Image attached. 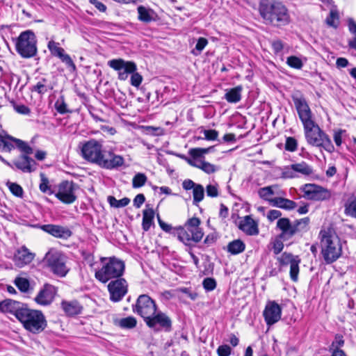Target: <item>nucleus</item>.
<instances>
[{
    "label": "nucleus",
    "instance_id": "nucleus-1",
    "mask_svg": "<svg viewBox=\"0 0 356 356\" xmlns=\"http://www.w3.org/2000/svg\"><path fill=\"white\" fill-rule=\"evenodd\" d=\"M293 101L298 117L302 123L307 142L315 147H323L332 152L334 147L331 139L316 123L314 116L306 99L302 97H293Z\"/></svg>",
    "mask_w": 356,
    "mask_h": 356
},
{
    "label": "nucleus",
    "instance_id": "nucleus-2",
    "mask_svg": "<svg viewBox=\"0 0 356 356\" xmlns=\"http://www.w3.org/2000/svg\"><path fill=\"white\" fill-rule=\"evenodd\" d=\"M259 12L266 24L282 26L290 22L288 9L277 0H261Z\"/></svg>",
    "mask_w": 356,
    "mask_h": 356
},
{
    "label": "nucleus",
    "instance_id": "nucleus-3",
    "mask_svg": "<svg viewBox=\"0 0 356 356\" xmlns=\"http://www.w3.org/2000/svg\"><path fill=\"white\" fill-rule=\"evenodd\" d=\"M318 237L325 261L332 264L337 260L342 254V244L335 231L331 227L323 228L320 231Z\"/></svg>",
    "mask_w": 356,
    "mask_h": 356
},
{
    "label": "nucleus",
    "instance_id": "nucleus-4",
    "mask_svg": "<svg viewBox=\"0 0 356 356\" xmlns=\"http://www.w3.org/2000/svg\"><path fill=\"white\" fill-rule=\"evenodd\" d=\"M15 316L24 327L33 334L40 333L47 327L46 318L39 310L21 308L16 311Z\"/></svg>",
    "mask_w": 356,
    "mask_h": 356
},
{
    "label": "nucleus",
    "instance_id": "nucleus-5",
    "mask_svg": "<svg viewBox=\"0 0 356 356\" xmlns=\"http://www.w3.org/2000/svg\"><path fill=\"white\" fill-rule=\"evenodd\" d=\"M200 220L198 218L193 217L189 218L184 227H178L173 229V234L177 236L178 239L185 245H190L191 242H200L204 232L200 225Z\"/></svg>",
    "mask_w": 356,
    "mask_h": 356
},
{
    "label": "nucleus",
    "instance_id": "nucleus-6",
    "mask_svg": "<svg viewBox=\"0 0 356 356\" xmlns=\"http://www.w3.org/2000/svg\"><path fill=\"white\" fill-rule=\"evenodd\" d=\"M102 266L96 270L95 278L102 283H106L111 279L118 278L122 275L124 270L123 261L115 257H102Z\"/></svg>",
    "mask_w": 356,
    "mask_h": 356
},
{
    "label": "nucleus",
    "instance_id": "nucleus-7",
    "mask_svg": "<svg viewBox=\"0 0 356 356\" xmlns=\"http://www.w3.org/2000/svg\"><path fill=\"white\" fill-rule=\"evenodd\" d=\"M309 218H305L291 222L287 218H281L277 222V228L280 231V238L289 240L295 234L307 229L309 225Z\"/></svg>",
    "mask_w": 356,
    "mask_h": 356
},
{
    "label": "nucleus",
    "instance_id": "nucleus-8",
    "mask_svg": "<svg viewBox=\"0 0 356 356\" xmlns=\"http://www.w3.org/2000/svg\"><path fill=\"white\" fill-rule=\"evenodd\" d=\"M44 259L51 270L60 277H64L69 271L67 266V257L61 252L50 250L45 255Z\"/></svg>",
    "mask_w": 356,
    "mask_h": 356
},
{
    "label": "nucleus",
    "instance_id": "nucleus-9",
    "mask_svg": "<svg viewBox=\"0 0 356 356\" xmlns=\"http://www.w3.org/2000/svg\"><path fill=\"white\" fill-rule=\"evenodd\" d=\"M79 147L81 149L82 157L88 162L99 165L104 155L102 144L95 139L80 143Z\"/></svg>",
    "mask_w": 356,
    "mask_h": 356
},
{
    "label": "nucleus",
    "instance_id": "nucleus-10",
    "mask_svg": "<svg viewBox=\"0 0 356 356\" xmlns=\"http://www.w3.org/2000/svg\"><path fill=\"white\" fill-rule=\"evenodd\" d=\"M17 52L24 58H31L37 53L36 39L31 31L22 32L16 43Z\"/></svg>",
    "mask_w": 356,
    "mask_h": 356
},
{
    "label": "nucleus",
    "instance_id": "nucleus-11",
    "mask_svg": "<svg viewBox=\"0 0 356 356\" xmlns=\"http://www.w3.org/2000/svg\"><path fill=\"white\" fill-rule=\"evenodd\" d=\"M134 312L140 315L145 322L157 311L156 302L149 296L143 294L138 296L133 307Z\"/></svg>",
    "mask_w": 356,
    "mask_h": 356
},
{
    "label": "nucleus",
    "instance_id": "nucleus-12",
    "mask_svg": "<svg viewBox=\"0 0 356 356\" xmlns=\"http://www.w3.org/2000/svg\"><path fill=\"white\" fill-rule=\"evenodd\" d=\"M303 197L313 201H323L331 197V193L329 190L319 185L314 184H306L302 186Z\"/></svg>",
    "mask_w": 356,
    "mask_h": 356
},
{
    "label": "nucleus",
    "instance_id": "nucleus-13",
    "mask_svg": "<svg viewBox=\"0 0 356 356\" xmlns=\"http://www.w3.org/2000/svg\"><path fill=\"white\" fill-rule=\"evenodd\" d=\"M108 65L118 72V78L120 81L127 80L131 72L137 70V65L134 62L122 58L111 60L108 62Z\"/></svg>",
    "mask_w": 356,
    "mask_h": 356
},
{
    "label": "nucleus",
    "instance_id": "nucleus-14",
    "mask_svg": "<svg viewBox=\"0 0 356 356\" xmlns=\"http://www.w3.org/2000/svg\"><path fill=\"white\" fill-rule=\"evenodd\" d=\"M147 325L155 331L164 330L169 332L172 327V321L165 313L157 310L155 314L152 315L145 321Z\"/></svg>",
    "mask_w": 356,
    "mask_h": 356
},
{
    "label": "nucleus",
    "instance_id": "nucleus-15",
    "mask_svg": "<svg viewBox=\"0 0 356 356\" xmlns=\"http://www.w3.org/2000/svg\"><path fill=\"white\" fill-rule=\"evenodd\" d=\"M78 186L72 181H64L58 184L55 196L65 204H72L76 200L75 192Z\"/></svg>",
    "mask_w": 356,
    "mask_h": 356
},
{
    "label": "nucleus",
    "instance_id": "nucleus-16",
    "mask_svg": "<svg viewBox=\"0 0 356 356\" xmlns=\"http://www.w3.org/2000/svg\"><path fill=\"white\" fill-rule=\"evenodd\" d=\"M127 282L123 278L111 281L108 284L110 299L113 302H118L121 300L127 293Z\"/></svg>",
    "mask_w": 356,
    "mask_h": 356
},
{
    "label": "nucleus",
    "instance_id": "nucleus-17",
    "mask_svg": "<svg viewBox=\"0 0 356 356\" xmlns=\"http://www.w3.org/2000/svg\"><path fill=\"white\" fill-rule=\"evenodd\" d=\"M282 309L280 305L275 301L267 302L264 311V316L268 325L277 323L281 318Z\"/></svg>",
    "mask_w": 356,
    "mask_h": 356
},
{
    "label": "nucleus",
    "instance_id": "nucleus-18",
    "mask_svg": "<svg viewBox=\"0 0 356 356\" xmlns=\"http://www.w3.org/2000/svg\"><path fill=\"white\" fill-rule=\"evenodd\" d=\"M56 293V289L50 284H45L35 298V302L43 306L49 305L53 301Z\"/></svg>",
    "mask_w": 356,
    "mask_h": 356
},
{
    "label": "nucleus",
    "instance_id": "nucleus-19",
    "mask_svg": "<svg viewBox=\"0 0 356 356\" xmlns=\"http://www.w3.org/2000/svg\"><path fill=\"white\" fill-rule=\"evenodd\" d=\"M124 162L122 156L109 152L107 155H103L99 165L106 169H113L122 166Z\"/></svg>",
    "mask_w": 356,
    "mask_h": 356
},
{
    "label": "nucleus",
    "instance_id": "nucleus-20",
    "mask_svg": "<svg viewBox=\"0 0 356 356\" xmlns=\"http://www.w3.org/2000/svg\"><path fill=\"white\" fill-rule=\"evenodd\" d=\"M258 195L260 198L268 202L270 205L276 195H285L284 191L278 188L277 186L273 185L261 188L258 191Z\"/></svg>",
    "mask_w": 356,
    "mask_h": 356
},
{
    "label": "nucleus",
    "instance_id": "nucleus-21",
    "mask_svg": "<svg viewBox=\"0 0 356 356\" xmlns=\"http://www.w3.org/2000/svg\"><path fill=\"white\" fill-rule=\"evenodd\" d=\"M34 257L35 254L24 246L17 250L14 255L13 261L17 266L22 268L25 265L30 264L33 261Z\"/></svg>",
    "mask_w": 356,
    "mask_h": 356
},
{
    "label": "nucleus",
    "instance_id": "nucleus-22",
    "mask_svg": "<svg viewBox=\"0 0 356 356\" xmlns=\"http://www.w3.org/2000/svg\"><path fill=\"white\" fill-rule=\"evenodd\" d=\"M41 229L56 238H67L72 235L70 229L58 225H44L41 227Z\"/></svg>",
    "mask_w": 356,
    "mask_h": 356
},
{
    "label": "nucleus",
    "instance_id": "nucleus-23",
    "mask_svg": "<svg viewBox=\"0 0 356 356\" xmlns=\"http://www.w3.org/2000/svg\"><path fill=\"white\" fill-rule=\"evenodd\" d=\"M212 149L213 147L191 149L189 154L193 157V160L191 159H186V160L190 165L199 168L200 159H204V154L209 153Z\"/></svg>",
    "mask_w": 356,
    "mask_h": 356
},
{
    "label": "nucleus",
    "instance_id": "nucleus-24",
    "mask_svg": "<svg viewBox=\"0 0 356 356\" xmlns=\"http://www.w3.org/2000/svg\"><path fill=\"white\" fill-rule=\"evenodd\" d=\"M15 165L24 172H31L35 170L37 167L36 162L27 155H22L19 159L15 161Z\"/></svg>",
    "mask_w": 356,
    "mask_h": 356
},
{
    "label": "nucleus",
    "instance_id": "nucleus-25",
    "mask_svg": "<svg viewBox=\"0 0 356 356\" xmlns=\"http://www.w3.org/2000/svg\"><path fill=\"white\" fill-rule=\"evenodd\" d=\"M239 228L248 235L253 236L259 234L257 223L249 216L244 217L240 222Z\"/></svg>",
    "mask_w": 356,
    "mask_h": 356
},
{
    "label": "nucleus",
    "instance_id": "nucleus-26",
    "mask_svg": "<svg viewBox=\"0 0 356 356\" xmlns=\"http://www.w3.org/2000/svg\"><path fill=\"white\" fill-rule=\"evenodd\" d=\"M61 307L65 313L68 316L77 315L81 312L82 307L76 300L66 301L61 302Z\"/></svg>",
    "mask_w": 356,
    "mask_h": 356
},
{
    "label": "nucleus",
    "instance_id": "nucleus-27",
    "mask_svg": "<svg viewBox=\"0 0 356 356\" xmlns=\"http://www.w3.org/2000/svg\"><path fill=\"white\" fill-rule=\"evenodd\" d=\"M285 195H276L271 206L285 210H292L296 208V203L291 200L284 197Z\"/></svg>",
    "mask_w": 356,
    "mask_h": 356
},
{
    "label": "nucleus",
    "instance_id": "nucleus-28",
    "mask_svg": "<svg viewBox=\"0 0 356 356\" xmlns=\"http://www.w3.org/2000/svg\"><path fill=\"white\" fill-rule=\"evenodd\" d=\"M154 218V211L152 208L146 209L143 213V229L145 231H148L152 225L153 224Z\"/></svg>",
    "mask_w": 356,
    "mask_h": 356
},
{
    "label": "nucleus",
    "instance_id": "nucleus-29",
    "mask_svg": "<svg viewBox=\"0 0 356 356\" xmlns=\"http://www.w3.org/2000/svg\"><path fill=\"white\" fill-rule=\"evenodd\" d=\"M138 13V19L143 22L148 23L154 20V11L152 9L147 8L140 6L137 8Z\"/></svg>",
    "mask_w": 356,
    "mask_h": 356
},
{
    "label": "nucleus",
    "instance_id": "nucleus-30",
    "mask_svg": "<svg viewBox=\"0 0 356 356\" xmlns=\"http://www.w3.org/2000/svg\"><path fill=\"white\" fill-rule=\"evenodd\" d=\"M242 87L236 86L227 91L225 94V99L229 103H237L241 99Z\"/></svg>",
    "mask_w": 356,
    "mask_h": 356
},
{
    "label": "nucleus",
    "instance_id": "nucleus-31",
    "mask_svg": "<svg viewBox=\"0 0 356 356\" xmlns=\"http://www.w3.org/2000/svg\"><path fill=\"white\" fill-rule=\"evenodd\" d=\"M292 169L295 170L296 174L299 173L305 176L313 174L312 168L304 161L292 164Z\"/></svg>",
    "mask_w": 356,
    "mask_h": 356
},
{
    "label": "nucleus",
    "instance_id": "nucleus-32",
    "mask_svg": "<svg viewBox=\"0 0 356 356\" xmlns=\"http://www.w3.org/2000/svg\"><path fill=\"white\" fill-rule=\"evenodd\" d=\"M245 245L241 240H234L227 245V250L232 254H237L244 251Z\"/></svg>",
    "mask_w": 356,
    "mask_h": 356
},
{
    "label": "nucleus",
    "instance_id": "nucleus-33",
    "mask_svg": "<svg viewBox=\"0 0 356 356\" xmlns=\"http://www.w3.org/2000/svg\"><path fill=\"white\" fill-rule=\"evenodd\" d=\"M8 139H10L15 143L17 147L24 153L23 155H29L33 154V149L24 141L17 138H15L12 136H7Z\"/></svg>",
    "mask_w": 356,
    "mask_h": 356
},
{
    "label": "nucleus",
    "instance_id": "nucleus-34",
    "mask_svg": "<svg viewBox=\"0 0 356 356\" xmlns=\"http://www.w3.org/2000/svg\"><path fill=\"white\" fill-rule=\"evenodd\" d=\"M56 57L59 58L63 63H64L66 66L70 68L71 72H75L76 70V65L72 60L70 55L67 54L63 49V51H60Z\"/></svg>",
    "mask_w": 356,
    "mask_h": 356
},
{
    "label": "nucleus",
    "instance_id": "nucleus-35",
    "mask_svg": "<svg viewBox=\"0 0 356 356\" xmlns=\"http://www.w3.org/2000/svg\"><path fill=\"white\" fill-rule=\"evenodd\" d=\"M56 57L59 58L63 63H64L66 66L70 68L71 72H75L76 70V65L72 60L70 55L67 54L63 49V51H60Z\"/></svg>",
    "mask_w": 356,
    "mask_h": 356
},
{
    "label": "nucleus",
    "instance_id": "nucleus-36",
    "mask_svg": "<svg viewBox=\"0 0 356 356\" xmlns=\"http://www.w3.org/2000/svg\"><path fill=\"white\" fill-rule=\"evenodd\" d=\"M199 169L202 170L207 174L214 173L218 170L219 168L209 162H207L204 159H200Z\"/></svg>",
    "mask_w": 356,
    "mask_h": 356
},
{
    "label": "nucleus",
    "instance_id": "nucleus-37",
    "mask_svg": "<svg viewBox=\"0 0 356 356\" xmlns=\"http://www.w3.org/2000/svg\"><path fill=\"white\" fill-rule=\"evenodd\" d=\"M39 188L41 192L44 193H47L49 195L54 193V191L51 188L48 178L43 173L40 174V184L39 185Z\"/></svg>",
    "mask_w": 356,
    "mask_h": 356
},
{
    "label": "nucleus",
    "instance_id": "nucleus-38",
    "mask_svg": "<svg viewBox=\"0 0 356 356\" xmlns=\"http://www.w3.org/2000/svg\"><path fill=\"white\" fill-rule=\"evenodd\" d=\"M326 23L329 26L337 28L339 23V16L337 10H331L329 16L326 18Z\"/></svg>",
    "mask_w": 356,
    "mask_h": 356
},
{
    "label": "nucleus",
    "instance_id": "nucleus-39",
    "mask_svg": "<svg viewBox=\"0 0 356 356\" xmlns=\"http://www.w3.org/2000/svg\"><path fill=\"white\" fill-rule=\"evenodd\" d=\"M108 202H109L111 207L115 208H120L128 205L129 203L130 202V200L128 197H124L120 200H118L115 197L113 196H108Z\"/></svg>",
    "mask_w": 356,
    "mask_h": 356
},
{
    "label": "nucleus",
    "instance_id": "nucleus-40",
    "mask_svg": "<svg viewBox=\"0 0 356 356\" xmlns=\"http://www.w3.org/2000/svg\"><path fill=\"white\" fill-rule=\"evenodd\" d=\"M193 202L197 204L201 202L204 196V189L201 184H197L193 190Z\"/></svg>",
    "mask_w": 356,
    "mask_h": 356
},
{
    "label": "nucleus",
    "instance_id": "nucleus-41",
    "mask_svg": "<svg viewBox=\"0 0 356 356\" xmlns=\"http://www.w3.org/2000/svg\"><path fill=\"white\" fill-rule=\"evenodd\" d=\"M298 257V256H294L291 253L284 252L277 258V260L280 265L286 266L288 264L291 265L293 260H296Z\"/></svg>",
    "mask_w": 356,
    "mask_h": 356
},
{
    "label": "nucleus",
    "instance_id": "nucleus-42",
    "mask_svg": "<svg viewBox=\"0 0 356 356\" xmlns=\"http://www.w3.org/2000/svg\"><path fill=\"white\" fill-rule=\"evenodd\" d=\"M300 263V259L298 257L290 265V277L293 282H296L298 279Z\"/></svg>",
    "mask_w": 356,
    "mask_h": 356
},
{
    "label": "nucleus",
    "instance_id": "nucleus-43",
    "mask_svg": "<svg viewBox=\"0 0 356 356\" xmlns=\"http://www.w3.org/2000/svg\"><path fill=\"white\" fill-rule=\"evenodd\" d=\"M147 180V176L143 173H137L133 178L132 186L134 188L144 186Z\"/></svg>",
    "mask_w": 356,
    "mask_h": 356
},
{
    "label": "nucleus",
    "instance_id": "nucleus-44",
    "mask_svg": "<svg viewBox=\"0 0 356 356\" xmlns=\"http://www.w3.org/2000/svg\"><path fill=\"white\" fill-rule=\"evenodd\" d=\"M15 284L22 292H27L29 289V281L24 277H16L15 280Z\"/></svg>",
    "mask_w": 356,
    "mask_h": 356
},
{
    "label": "nucleus",
    "instance_id": "nucleus-45",
    "mask_svg": "<svg viewBox=\"0 0 356 356\" xmlns=\"http://www.w3.org/2000/svg\"><path fill=\"white\" fill-rule=\"evenodd\" d=\"M17 304H18L17 302L11 300H4L0 302V310L3 312H12Z\"/></svg>",
    "mask_w": 356,
    "mask_h": 356
},
{
    "label": "nucleus",
    "instance_id": "nucleus-46",
    "mask_svg": "<svg viewBox=\"0 0 356 356\" xmlns=\"http://www.w3.org/2000/svg\"><path fill=\"white\" fill-rule=\"evenodd\" d=\"M136 319L134 317L129 316L122 318L120 321L119 324L122 327L131 329L136 327Z\"/></svg>",
    "mask_w": 356,
    "mask_h": 356
},
{
    "label": "nucleus",
    "instance_id": "nucleus-47",
    "mask_svg": "<svg viewBox=\"0 0 356 356\" xmlns=\"http://www.w3.org/2000/svg\"><path fill=\"white\" fill-rule=\"evenodd\" d=\"M207 44L208 40L205 38H200L197 40L195 49L192 50V54L195 56L200 54Z\"/></svg>",
    "mask_w": 356,
    "mask_h": 356
},
{
    "label": "nucleus",
    "instance_id": "nucleus-48",
    "mask_svg": "<svg viewBox=\"0 0 356 356\" xmlns=\"http://www.w3.org/2000/svg\"><path fill=\"white\" fill-rule=\"evenodd\" d=\"M47 47L54 56H56L60 51H63V48L59 47V43L54 40H51L48 42Z\"/></svg>",
    "mask_w": 356,
    "mask_h": 356
},
{
    "label": "nucleus",
    "instance_id": "nucleus-49",
    "mask_svg": "<svg viewBox=\"0 0 356 356\" xmlns=\"http://www.w3.org/2000/svg\"><path fill=\"white\" fill-rule=\"evenodd\" d=\"M46 83L47 80L45 79H42L41 81H38L35 86H34V90L41 95L46 93L49 89V86Z\"/></svg>",
    "mask_w": 356,
    "mask_h": 356
},
{
    "label": "nucleus",
    "instance_id": "nucleus-50",
    "mask_svg": "<svg viewBox=\"0 0 356 356\" xmlns=\"http://www.w3.org/2000/svg\"><path fill=\"white\" fill-rule=\"evenodd\" d=\"M143 76L140 75L138 72L136 71H134V72H131V79H130V83L131 86L138 88L140 85L141 84L143 81Z\"/></svg>",
    "mask_w": 356,
    "mask_h": 356
},
{
    "label": "nucleus",
    "instance_id": "nucleus-51",
    "mask_svg": "<svg viewBox=\"0 0 356 356\" xmlns=\"http://www.w3.org/2000/svg\"><path fill=\"white\" fill-rule=\"evenodd\" d=\"M286 63L293 68L300 69L302 67V60L298 57L294 56L288 57Z\"/></svg>",
    "mask_w": 356,
    "mask_h": 356
},
{
    "label": "nucleus",
    "instance_id": "nucleus-52",
    "mask_svg": "<svg viewBox=\"0 0 356 356\" xmlns=\"http://www.w3.org/2000/svg\"><path fill=\"white\" fill-rule=\"evenodd\" d=\"M282 238H280V235L275 238L273 241V251L275 254H278L282 252L284 248V244L282 242Z\"/></svg>",
    "mask_w": 356,
    "mask_h": 356
},
{
    "label": "nucleus",
    "instance_id": "nucleus-53",
    "mask_svg": "<svg viewBox=\"0 0 356 356\" xmlns=\"http://www.w3.org/2000/svg\"><path fill=\"white\" fill-rule=\"evenodd\" d=\"M8 185L10 192L14 195H15L17 197H22L23 189L19 184H15V183H8Z\"/></svg>",
    "mask_w": 356,
    "mask_h": 356
},
{
    "label": "nucleus",
    "instance_id": "nucleus-54",
    "mask_svg": "<svg viewBox=\"0 0 356 356\" xmlns=\"http://www.w3.org/2000/svg\"><path fill=\"white\" fill-rule=\"evenodd\" d=\"M346 213L352 217L356 218V199L346 205Z\"/></svg>",
    "mask_w": 356,
    "mask_h": 356
},
{
    "label": "nucleus",
    "instance_id": "nucleus-55",
    "mask_svg": "<svg viewBox=\"0 0 356 356\" xmlns=\"http://www.w3.org/2000/svg\"><path fill=\"white\" fill-rule=\"evenodd\" d=\"M203 286L207 291H213L216 286V282L213 278L207 277L203 280Z\"/></svg>",
    "mask_w": 356,
    "mask_h": 356
},
{
    "label": "nucleus",
    "instance_id": "nucleus-56",
    "mask_svg": "<svg viewBox=\"0 0 356 356\" xmlns=\"http://www.w3.org/2000/svg\"><path fill=\"white\" fill-rule=\"evenodd\" d=\"M55 107L57 111L60 114H64L68 112L67 104L63 99H58L55 104Z\"/></svg>",
    "mask_w": 356,
    "mask_h": 356
},
{
    "label": "nucleus",
    "instance_id": "nucleus-57",
    "mask_svg": "<svg viewBox=\"0 0 356 356\" xmlns=\"http://www.w3.org/2000/svg\"><path fill=\"white\" fill-rule=\"evenodd\" d=\"M285 149L290 152H294L297 149L296 140L292 137L287 138L285 144Z\"/></svg>",
    "mask_w": 356,
    "mask_h": 356
},
{
    "label": "nucleus",
    "instance_id": "nucleus-58",
    "mask_svg": "<svg viewBox=\"0 0 356 356\" xmlns=\"http://www.w3.org/2000/svg\"><path fill=\"white\" fill-rule=\"evenodd\" d=\"M218 356H229L232 353V348L228 345H221L217 349Z\"/></svg>",
    "mask_w": 356,
    "mask_h": 356
},
{
    "label": "nucleus",
    "instance_id": "nucleus-59",
    "mask_svg": "<svg viewBox=\"0 0 356 356\" xmlns=\"http://www.w3.org/2000/svg\"><path fill=\"white\" fill-rule=\"evenodd\" d=\"M203 133L207 140H215L218 136V132L214 129L204 130Z\"/></svg>",
    "mask_w": 356,
    "mask_h": 356
},
{
    "label": "nucleus",
    "instance_id": "nucleus-60",
    "mask_svg": "<svg viewBox=\"0 0 356 356\" xmlns=\"http://www.w3.org/2000/svg\"><path fill=\"white\" fill-rule=\"evenodd\" d=\"M283 177L285 178H295L298 177L297 174H296L295 170L292 169V165L289 166H286L284 168L283 172Z\"/></svg>",
    "mask_w": 356,
    "mask_h": 356
},
{
    "label": "nucleus",
    "instance_id": "nucleus-61",
    "mask_svg": "<svg viewBox=\"0 0 356 356\" xmlns=\"http://www.w3.org/2000/svg\"><path fill=\"white\" fill-rule=\"evenodd\" d=\"M208 196L214 197L218 195V189L217 185L209 184L206 188Z\"/></svg>",
    "mask_w": 356,
    "mask_h": 356
},
{
    "label": "nucleus",
    "instance_id": "nucleus-62",
    "mask_svg": "<svg viewBox=\"0 0 356 356\" xmlns=\"http://www.w3.org/2000/svg\"><path fill=\"white\" fill-rule=\"evenodd\" d=\"M282 213L279 210L272 209L268 211L266 217L269 221L273 222L276 219H280Z\"/></svg>",
    "mask_w": 356,
    "mask_h": 356
},
{
    "label": "nucleus",
    "instance_id": "nucleus-63",
    "mask_svg": "<svg viewBox=\"0 0 356 356\" xmlns=\"http://www.w3.org/2000/svg\"><path fill=\"white\" fill-rule=\"evenodd\" d=\"M344 343V341L343 339L342 336H336L334 341L332 343L331 349L332 351L334 349L339 348L340 346H342Z\"/></svg>",
    "mask_w": 356,
    "mask_h": 356
},
{
    "label": "nucleus",
    "instance_id": "nucleus-64",
    "mask_svg": "<svg viewBox=\"0 0 356 356\" xmlns=\"http://www.w3.org/2000/svg\"><path fill=\"white\" fill-rule=\"evenodd\" d=\"M145 200V197L143 194H138L134 200V205L136 208H139L144 203Z\"/></svg>",
    "mask_w": 356,
    "mask_h": 356
}]
</instances>
